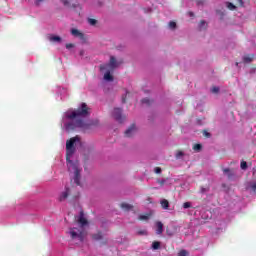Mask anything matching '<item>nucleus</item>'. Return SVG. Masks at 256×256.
Wrapping results in <instances>:
<instances>
[{
	"label": "nucleus",
	"mask_w": 256,
	"mask_h": 256,
	"mask_svg": "<svg viewBox=\"0 0 256 256\" xmlns=\"http://www.w3.org/2000/svg\"><path fill=\"white\" fill-rule=\"evenodd\" d=\"M89 115H91V108L87 106V103L82 102L76 110L66 113V118L72 120L66 124V130L75 131L77 128H87V124H85L83 119H85V117H89Z\"/></svg>",
	"instance_id": "nucleus-1"
},
{
	"label": "nucleus",
	"mask_w": 256,
	"mask_h": 256,
	"mask_svg": "<svg viewBox=\"0 0 256 256\" xmlns=\"http://www.w3.org/2000/svg\"><path fill=\"white\" fill-rule=\"evenodd\" d=\"M75 143H81V138L79 136H75L66 141V161L68 163V171L74 173V183L79 187L81 185V169L79 166L73 161L71 158L75 154Z\"/></svg>",
	"instance_id": "nucleus-2"
},
{
	"label": "nucleus",
	"mask_w": 256,
	"mask_h": 256,
	"mask_svg": "<svg viewBox=\"0 0 256 256\" xmlns=\"http://www.w3.org/2000/svg\"><path fill=\"white\" fill-rule=\"evenodd\" d=\"M122 62H117V59H115V56L110 57V62L108 64L100 65V71H105L109 69L110 71H115L119 65H121Z\"/></svg>",
	"instance_id": "nucleus-3"
},
{
	"label": "nucleus",
	"mask_w": 256,
	"mask_h": 256,
	"mask_svg": "<svg viewBox=\"0 0 256 256\" xmlns=\"http://www.w3.org/2000/svg\"><path fill=\"white\" fill-rule=\"evenodd\" d=\"M113 117L118 123H123L125 121V116H123V109L114 108Z\"/></svg>",
	"instance_id": "nucleus-4"
},
{
	"label": "nucleus",
	"mask_w": 256,
	"mask_h": 256,
	"mask_svg": "<svg viewBox=\"0 0 256 256\" xmlns=\"http://www.w3.org/2000/svg\"><path fill=\"white\" fill-rule=\"evenodd\" d=\"M70 235L72 239H77L78 237L80 241H83V231L81 230L75 231V228H72L70 229Z\"/></svg>",
	"instance_id": "nucleus-5"
},
{
	"label": "nucleus",
	"mask_w": 256,
	"mask_h": 256,
	"mask_svg": "<svg viewBox=\"0 0 256 256\" xmlns=\"http://www.w3.org/2000/svg\"><path fill=\"white\" fill-rule=\"evenodd\" d=\"M137 133V127L135 124H132L124 133L125 137H133Z\"/></svg>",
	"instance_id": "nucleus-6"
},
{
	"label": "nucleus",
	"mask_w": 256,
	"mask_h": 256,
	"mask_svg": "<svg viewBox=\"0 0 256 256\" xmlns=\"http://www.w3.org/2000/svg\"><path fill=\"white\" fill-rule=\"evenodd\" d=\"M71 35H73V37H78L79 39H81L82 41L85 40V34H83L81 31L73 28L71 30Z\"/></svg>",
	"instance_id": "nucleus-7"
},
{
	"label": "nucleus",
	"mask_w": 256,
	"mask_h": 256,
	"mask_svg": "<svg viewBox=\"0 0 256 256\" xmlns=\"http://www.w3.org/2000/svg\"><path fill=\"white\" fill-rule=\"evenodd\" d=\"M253 59H255V55L254 54H248V55H245L243 57V62L244 63H253Z\"/></svg>",
	"instance_id": "nucleus-8"
},
{
	"label": "nucleus",
	"mask_w": 256,
	"mask_h": 256,
	"mask_svg": "<svg viewBox=\"0 0 256 256\" xmlns=\"http://www.w3.org/2000/svg\"><path fill=\"white\" fill-rule=\"evenodd\" d=\"M247 191H251L252 193H256V182H249L246 186Z\"/></svg>",
	"instance_id": "nucleus-9"
},
{
	"label": "nucleus",
	"mask_w": 256,
	"mask_h": 256,
	"mask_svg": "<svg viewBox=\"0 0 256 256\" xmlns=\"http://www.w3.org/2000/svg\"><path fill=\"white\" fill-rule=\"evenodd\" d=\"M92 239L94 241H103V232L98 231L96 234H92Z\"/></svg>",
	"instance_id": "nucleus-10"
},
{
	"label": "nucleus",
	"mask_w": 256,
	"mask_h": 256,
	"mask_svg": "<svg viewBox=\"0 0 256 256\" xmlns=\"http://www.w3.org/2000/svg\"><path fill=\"white\" fill-rule=\"evenodd\" d=\"M105 81H113V75H111V70L107 69L106 73L104 74Z\"/></svg>",
	"instance_id": "nucleus-11"
},
{
	"label": "nucleus",
	"mask_w": 256,
	"mask_h": 256,
	"mask_svg": "<svg viewBox=\"0 0 256 256\" xmlns=\"http://www.w3.org/2000/svg\"><path fill=\"white\" fill-rule=\"evenodd\" d=\"M78 223L81 224V227H85L87 225V219L83 216V213L80 214V217L78 219Z\"/></svg>",
	"instance_id": "nucleus-12"
},
{
	"label": "nucleus",
	"mask_w": 256,
	"mask_h": 256,
	"mask_svg": "<svg viewBox=\"0 0 256 256\" xmlns=\"http://www.w3.org/2000/svg\"><path fill=\"white\" fill-rule=\"evenodd\" d=\"M156 227H157V230H156L157 235H161L163 233V223L159 221L156 222Z\"/></svg>",
	"instance_id": "nucleus-13"
},
{
	"label": "nucleus",
	"mask_w": 256,
	"mask_h": 256,
	"mask_svg": "<svg viewBox=\"0 0 256 256\" xmlns=\"http://www.w3.org/2000/svg\"><path fill=\"white\" fill-rule=\"evenodd\" d=\"M67 197H69V188H66V190L64 192H62L59 199H60V201H65V199H67Z\"/></svg>",
	"instance_id": "nucleus-14"
},
{
	"label": "nucleus",
	"mask_w": 256,
	"mask_h": 256,
	"mask_svg": "<svg viewBox=\"0 0 256 256\" xmlns=\"http://www.w3.org/2000/svg\"><path fill=\"white\" fill-rule=\"evenodd\" d=\"M49 41L52 43H61V37L60 36H50Z\"/></svg>",
	"instance_id": "nucleus-15"
},
{
	"label": "nucleus",
	"mask_w": 256,
	"mask_h": 256,
	"mask_svg": "<svg viewBox=\"0 0 256 256\" xmlns=\"http://www.w3.org/2000/svg\"><path fill=\"white\" fill-rule=\"evenodd\" d=\"M161 207L162 209H169V201L167 199L161 200Z\"/></svg>",
	"instance_id": "nucleus-16"
},
{
	"label": "nucleus",
	"mask_w": 256,
	"mask_h": 256,
	"mask_svg": "<svg viewBox=\"0 0 256 256\" xmlns=\"http://www.w3.org/2000/svg\"><path fill=\"white\" fill-rule=\"evenodd\" d=\"M152 249H154V251H157V249H161V242L159 241H154L152 243Z\"/></svg>",
	"instance_id": "nucleus-17"
},
{
	"label": "nucleus",
	"mask_w": 256,
	"mask_h": 256,
	"mask_svg": "<svg viewBox=\"0 0 256 256\" xmlns=\"http://www.w3.org/2000/svg\"><path fill=\"white\" fill-rule=\"evenodd\" d=\"M121 208L124 209V211H130V209H133V206L127 203H122Z\"/></svg>",
	"instance_id": "nucleus-18"
},
{
	"label": "nucleus",
	"mask_w": 256,
	"mask_h": 256,
	"mask_svg": "<svg viewBox=\"0 0 256 256\" xmlns=\"http://www.w3.org/2000/svg\"><path fill=\"white\" fill-rule=\"evenodd\" d=\"M226 7L230 10V11H235V9H237V7L235 5H233V3L231 2H227L226 3Z\"/></svg>",
	"instance_id": "nucleus-19"
},
{
	"label": "nucleus",
	"mask_w": 256,
	"mask_h": 256,
	"mask_svg": "<svg viewBox=\"0 0 256 256\" xmlns=\"http://www.w3.org/2000/svg\"><path fill=\"white\" fill-rule=\"evenodd\" d=\"M201 149H203V146L201 144H194V146H193L194 151L199 152V151H201Z\"/></svg>",
	"instance_id": "nucleus-20"
},
{
	"label": "nucleus",
	"mask_w": 256,
	"mask_h": 256,
	"mask_svg": "<svg viewBox=\"0 0 256 256\" xmlns=\"http://www.w3.org/2000/svg\"><path fill=\"white\" fill-rule=\"evenodd\" d=\"M142 103H144L145 105H151L153 103V100L149 98H144L142 99Z\"/></svg>",
	"instance_id": "nucleus-21"
},
{
	"label": "nucleus",
	"mask_w": 256,
	"mask_h": 256,
	"mask_svg": "<svg viewBox=\"0 0 256 256\" xmlns=\"http://www.w3.org/2000/svg\"><path fill=\"white\" fill-rule=\"evenodd\" d=\"M168 25H169L170 29H176L177 28V23L175 21H170Z\"/></svg>",
	"instance_id": "nucleus-22"
},
{
	"label": "nucleus",
	"mask_w": 256,
	"mask_h": 256,
	"mask_svg": "<svg viewBox=\"0 0 256 256\" xmlns=\"http://www.w3.org/2000/svg\"><path fill=\"white\" fill-rule=\"evenodd\" d=\"M199 27L200 29H205V27H207V22H205V20L200 21Z\"/></svg>",
	"instance_id": "nucleus-23"
},
{
	"label": "nucleus",
	"mask_w": 256,
	"mask_h": 256,
	"mask_svg": "<svg viewBox=\"0 0 256 256\" xmlns=\"http://www.w3.org/2000/svg\"><path fill=\"white\" fill-rule=\"evenodd\" d=\"M183 155H185L183 153V151L179 150L177 153H176V159H181V157H183Z\"/></svg>",
	"instance_id": "nucleus-24"
},
{
	"label": "nucleus",
	"mask_w": 256,
	"mask_h": 256,
	"mask_svg": "<svg viewBox=\"0 0 256 256\" xmlns=\"http://www.w3.org/2000/svg\"><path fill=\"white\" fill-rule=\"evenodd\" d=\"M196 5H197L198 7H200V5H201V6L205 5V0H196Z\"/></svg>",
	"instance_id": "nucleus-25"
},
{
	"label": "nucleus",
	"mask_w": 256,
	"mask_h": 256,
	"mask_svg": "<svg viewBox=\"0 0 256 256\" xmlns=\"http://www.w3.org/2000/svg\"><path fill=\"white\" fill-rule=\"evenodd\" d=\"M88 23H90V25H97V20H95L93 18H89Z\"/></svg>",
	"instance_id": "nucleus-26"
},
{
	"label": "nucleus",
	"mask_w": 256,
	"mask_h": 256,
	"mask_svg": "<svg viewBox=\"0 0 256 256\" xmlns=\"http://www.w3.org/2000/svg\"><path fill=\"white\" fill-rule=\"evenodd\" d=\"M241 169H243L245 171V169H247V162L246 161H242L240 164Z\"/></svg>",
	"instance_id": "nucleus-27"
},
{
	"label": "nucleus",
	"mask_w": 256,
	"mask_h": 256,
	"mask_svg": "<svg viewBox=\"0 0 256 256\" xmlns=\"http://www.w3.org/2000/svg\"><path fill=\"white\" fill-rule=\"evenodd\" d=\"M140 221H147V219H149L148 215H141L139 216Z\"/></svg>",
	"instance_id": "nucleus-28"
},
{
	"label": "nucleus",
	"mask_w": 256,
	"mask_h": 256,
	"mask_svg": "<svg viewBox=\"0 0 256 256\" xmlns=\"http://www.w3.org/2000/svg\"><path fill=\"white\" fill-rule=\"evenodd\" d=\"M183 207H184V209H190V207H191V202H185V203L183 204Z\"/></svg>",
	"instance_id": "nucleus-29"
},
{
	"label": "nucleus",
	"mask_w": 256,
	"mask_h": 256,
	"mask_svg": "<svg viewBox=\"0 0 256 256\" xmlns=\"http://www.w3.org/2000/svg\"><path fill=\"white\" fill-rule=\"evenodd\" d=\"M178 256H187V251H186V250H181V251L178 253Z\"/></svg>",
	"instance_id": "nucleus-30"
},
{
	"label": "nucleus",
	"mask_w": 256,
	"mask_h": 256,
	"mask_svg": "<svg viewBox=\"0 0 256 256\" xmlns=\"http://www.w3.org/2000/svg\"><path fill=\"white\" fill-rule=\"evenodd\" d=\"M73 47H75V44L73 43L66 44V49H73Z\"/></svg>",
	"instance_id": "nucleus-31"
},
{
	"label": "nucleus",
	"mask_w": 256,
	"mask_h": 256,
	"mask_svg": "<svg viewBox=\"0 0 256 256\" xmlns=\"http://www.w3.org/2000/svg\"><path fill=\"white\" fill-rule=\"evenodd\" d=\"M138 235H147V230H139Z\"/></svg>",
	"instance_id": "nucleus-32"
},
{
	"label": "nucleus",
	"mask_w": 256,
	"mask_h": 256,
	"mask_svg": "<svg viewBox=\"0 0 256 256\" xmlns=\"http://www.w3.org/2000/svg\"><path fill=\"white\" fill-rule=\"evenodd\" d=\"M218 92H219V87L214 86V87L212 88V93H218Z\"/></svg>",
	"instance_id": "nucleus-33"
},
{
	"label": "nucleus",
	"mask_w": 256,
	"mask_h": 256,
	"mask_svg": "<svg viewBox=\"0 0 256 256\" xmlns=\"http://www.w3.org/2000/svg\"><path fill=\"white\" fill-rule=\"evenodd\" d=\"M207 191H209V189H207V188L201 187V189H200V193H207Z\"/></svg>",
	"instance_id": "nucleus-34"
},
{
	"label": "nucleus",
	"mask_w": 256,
	"mask_h": 256,
	"mask_svg": "<svg viewBox=\"0 0 256 256\" xmlns=\"http://www.w3.org/2000/svg\"><path fill=\"white\" fill-rule=\"evenodd\" d=\"M154 171H155V173H157V174H159V173H161V168L160 167H156L155 169H154Z\"/></svg>",
	"instance_id": "nucleus-35"
},
{
	"label": "nucleus",
	"mask_w": 256,
	"mask_h": 256,
	"mask_svg": "<svg viewBox=\"0 0 256 256\" xmlns=\"http://www.w3.org/2000/svg\"><path fill=\"white\" fill-rule=\"evenodd\" d=\"M218 15H221V17H225V13H223V12H221V11H219V10H217V12H216Z\"/></svg>",
	"instance_id": "nucleus-36"
},
{
	"label": "nucleus",
	"mask_w": 256,
	"mask_h": 256,
	"mask_svg": "<svg viewBox=\"0 0 256 256\" xmlns=\"http://www.w3.org/2000/svg\"><path fill=\"white\" fill-rule=\"evenodd\" d=\"M122 103H127V96H122Z\"/></svg>",
	"instance_id": "nucleus-37"
},
{
	"label": "nucleus",
	"mask_w": 256,
	"mask_h": 256,
	"mask_svg": "<svg viewBox=\"0 0 256 256\" xmlns=\"http://www.w3.org/2000/svg\"><path fill=\"white\" fill-rule=\"evenodd\" d=\"M204 136L205 137H211V133L207 132V131H204Z\"/></svg>",
	"instance_id": "nucleus-38"
},
{
	"label": "nucleus",
	"mask_w": 256,
	"mask_h": 256,
	"mask_svg": "<svg viewBox=\"0 0 256 256\" xmlns=\"http://www.w3.org/2000/svg\"><path fill=\"white\" fill-rule=\"evenodd\" d=\"M189 17H195V14L193 12H188Z\"/></svg>",
	"instance_id": "nucleus-39"
},
{
	"label": "nucleus",
	"mask_w": 256,
	"mask_h": 256,
	"mask_svg": "<svg viewBox=\"0 0 256 256\" xmlns=\"http://www.w3.org/2000/svg\"><path fill=\"white\" fill-rule=\"evenodd\" d=\"M63 4H64V5H69V1L63 0Z\"/></svg>",
	"instance_id": "nucleus-40"
},
{
	"label": "nucleus",
	"mask_w": 256,
	"mask_h": 256,
	"mask_svg": "<svg viewBox=\"0 0 256 256\" xmlns=\"http://www.w3.org/2000/svg\"><path fill=\"white\" fill-rule=\"evenodd\" d=\"M223 171H224V173H229L230 170H229V168H225Z\"/></svg>",
	"instance_id": "nucleus-41"
},
{
	"label": "nucleus",
	"mask_w": 256,
	"mask_h": 256,
	"mask_svg": "<svg viewBox=\"0 0 256 256\" xmlns=\"http://www.w3.org/2000/svg\"><path fill=\"white\" fill-rule=\"evenodd\" d=\"M103 245H107V240H104V241H103Z\"/></svg>",
	"instance_id": "nucleus-42"
},
{
	"label": "nucleus",
	"mask_w": 256,
	"mask_h": 256,
	"mask_svg": "<svg viewBox=\"0 0 256 256\" xmlns=\"http://www.w3.org/2000/svg\"><path fill=\"white\" fill-rule=\"evenodd\" d=\"M239 65V62H236V66H238Z\"/></svg>",
	"instance_id": "nucleus-43"
}]
</instances>
